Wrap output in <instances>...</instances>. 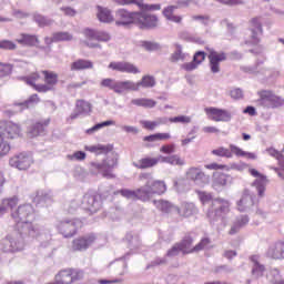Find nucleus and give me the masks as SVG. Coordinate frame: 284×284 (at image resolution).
Returning <instances> with one entry per match:
<instances>
[{
	"label": "nucleus",
	"mask_w": 284,
	"mask_h": 284,
	"mask_svg": "<svg viewBox=\"0 0 284 284\" xmlns=\"http://www.w3.org/2000/svg\"><path fill=\"white\" fill-rule=\"evenodd\" d=\"M176 6H169L163 9L162 14L166 21H172L173 23H181L183 21V17L174 14Z\"/></svg>",
	"instance_id": "25"
},
{
	"label": "nucleus",
	"mask_w": 284,
	"mask_h": 284,
	"mask_svg": "<svg viewBox=\"0 0 284 284\" xmlns=\"http://www.w3.org/2000/svg\"><path fill=\"white\" fill-rule=\"evenodd\" d=\"M257 103L262 108H282L284 105V99L274 94L272 91L263 90L258 93Z\"/></svg>",
	"instance_id": "7"
},
{
	"label": "nucleus",
	"mask_w": 284,
	"mask_h": 284,
	"mask_svg": "<svg viewBox=\"0 0 284 284\" xmlns=\"http://www.w3.org/2000/svg\"><path fill=\"white\" fill-rule=\"evenodd\" d=\"M139 8L143 12H156V11L161 10V4H159V3L148 4V3L143 2V0H140V7Z\"/></svg>",
	"instance_id": "47"
},
{
	"label": "nucleus",
	"mask_w": 284,
	"mask_h": 284,
	"mask_svg": "<svg viewBox=\"0 0 284 284\" xmlns=\"http://www.w3.org/2000/svg\"><path fill=\"white\" fill-rule=\"evenodd\" d=\"M0 50H17V44L10 40L0 41Z\"/></svg>",
	"instance_id": "53"
},
{
	"label": "nucleus",
	"mask_w": 284,
	"mask_h": 284,
	"mask_svg": "<svg viewBox=\"0 0 284 284\" xmlns=\"http://www.w3.org/2000/svg\"><path fill=\"white\" fill-rule=\"evenodd\" d=\"M206 170H229L227 165L225 164H219L216 162L211 163V164H206L205 165Z\"/></svg>",
	"instance_id": "58"
},
{
	"label": "nucleus",
	"mask_w": 284,
	"mask_h": 284,
	"mask_svg": "<svg viewBox=\"0 0 284 284\" xmlns=\"http://www.w3.org/2000/svg\"><path fill=\"white\" fill-rule=\"evenodd\" d=\"M36 22L40 26V27H44V26H50V21L48 19H45V17L43 16H36L34 17Z\"/></svg>",
	"instance_id": "62"
},
{
	"label": "nucleus",
	"mask_w": 284,
	"mask_h": 284,
	"mask_svg": "<svg viewBox=\"0 0 284 284\" xmlns=\"http://www.w3.org/2000/svg\"><path fill=\"white\" fill-rule=\"evenodd\" d=\"M72 39H74V37L68 31H58L52 33L51 37L52 43H59L61 41H72Z\"/></svg>",
	"instance_id": "33"
},
{
	"label": "nucleus",
	"mask_w": 284,
	"mask_h": 284,
	"mask_svg": "<svg viewBox=\"0 0 284 284\" xmlns=\"http://www.w3.org/2000/svg\"><path fill=\"white\" fill-rule=\"evenodd\" d=\"M11 216L16 223L28 225V223L34 221V207L32 204H22L16 211L11 212Z\"/></svg>",
	"instance_id": "6"
},
{
	"label": "nucleus",
	"mask_w": 284,
	"mask_h": 284,
	"mask_svg": "<svg viewBox=\"0 0 284 284\" xmlns=\"http://www.w3.org/2000/svg\"><path fill=\"white\" fill-rule=\"evenodd\" d=\"M13 65L10 63L0 62V79L10 77L12 74Z\"/></svg>",
	"instance_id": "49"
},
{
	"label": "nucleus",
	"mask_w": 284,
	"mask_h": 284,
	"mask_svg": "<svg viewBox=\"0 0 284 284\" xmlns=\"http://www.w3.org/2000/svg\"><path fill=\"white\" fill-rule=\"evenodd\" d=\"M182 254H195L194 237L191 234L183 236L181 242L175 243L166 253L168 256H179Z\"/></svg>",
	"instance_id": "4"
},
{
	"label": "nucleus",
	"mask_w": 284,
	"mask_h": 284,
	"mask_svg": "<svg viewBox=\"0 0 284 284\" xmlns=\"http://www.w3.org/2000/svg\"><path fill=\"white\" fill-rule=\"evenodd\" d=\"M267 256L275 261H281L284 258V242H276L273 246H271L267 251Z\"/></svg>",
	"instance_id": "19"
},
{
	"label": "nucleus",
	"mask_w": 284,
	"mask_h": 284,
	"mask_svg": "<svg viewBox=\"0 0 284 284\" xmlns=\"http://www.w3.org/2000/svg\"><path fill=\"white\" fill-rule=\"evenodd\" d=\"M136 26L142 30L159 28V16L154 13L138 12Z\"/></svg>",
	"instance_id": "11"
},
{
	"label": "nucleus",
	"mask_w": 284,
	"mask_h": 284,
	"mask_svg": "<svg viewBox=\"0 0 284 284\" xmlns=\"http://www.w3.org/2000/svg\"><path fill=\"white\" fill-rule=\"evenodd\" d=\"M132 105H136L138 108H155L156 101L148 98H138L131 100Z\"/></svg>",
	"instance_id": "35"
},
{
	"label": "nucleus",
	"mask_w": 284,
	"mask_h": 284,
	"mask_svg": "<svg viewBox=\"0 0 284 284\" xmlns=\"http://www.w3.org/2000/svg\"><path fill=\"white\" fill-rule=\"evenodd\" d=\"M44 84L37 87V92L45 94V92H52L59 84V73L50 70H42Z\"/></svg>",
	"instance_id": "8"
},
{
	"label": "nucleus",
	"mask_w": 284,
	"mask_h": 284,
	"mask_svg": "<svg viewBox=\"0 0 284 284\" xmlns=\"http://www.w3.org/2000/svg\"><path fill=\"white\" fill-rule=\"evenodd\" d=\"M193 61L196 63L197 67H200L203 63V61H205V52H195V54L193 55Z\"/></svg>",
	"instance_id": "57"
},
{
	"label": "nucleus",
	"mask_w": 284,
	"mask_h": 284,
	"mask_svg": "<svg viewBox=\"0 0 284 284\" xmlns=\"http://www.w3.org/2000/svg\"><path fill=\"white\" fill-rule=\"evenodd\" d=\"M85 150L88 152L99 155V154H108V152H112V146L97 144V145L85 146Z\"/></svg>",
	"instance_id": "38"
},
{
	"label": "nucleus",
	"mask_w": 284,
	"mask_h": 284,
	"mask_svg": "<svg viewBox=\"0 0 284 284\" xmlns=\"http://www.w3.org/2000/svg\"><path fill=\"white\" fill-rule=\"evenodd\" d=\"M204 112L207 119H210V121H214L215 123H227V121L232 120V114L224 109L209 106L204 109Z\"/></svg>",
	"instance_id": "14"
},
{
	"label": "nucleus",
	"mask_w": 284,
	"mask_h": 284,
	"mask_svg": "<svg viewBox=\"0 0 284 284\" xmlns=\"http://www.w3.org/2000/svg\"><path fill=\"white\" fill-rule=\"evenodd\" d=\"M19 205V197L12 196V197H7L2 200V203L0 205V212H8V210L13 211L14 207Z\"/></svg>",
	"instance_id": "29"
},
{
	"label": "nucleus",
	"mask_w": 284,
	"mask_h": 284,
	"mask_svg": "<svg viewBox=\"0 0 284 284\" xmlns=\"http://www.w3.org/2000/svg\"><path fill=\"white\" fill-rule=\"evenodd\" d=\"M145 187H149L151 191V194H165L168 192V186L165 185V182L163 181H153V182H148Z\"/></svg>",
	"instance_id": "26"
},
{
	"label": "nucleus",
	"mask_w": 284,
	"mask_h": 284,
	"mask_svg": "<svg viewBox=\"0 0 284 284\" xmlns=\"http://www.w3.org/2000/svg\"><path fill=\"white\" fill-rule=\"evenodd\" d=\"M212 245V240L210 237H202L200 242L194 246L195 254L207 250Z\"/></svg>",
	"instance_id": "45"
},
{
	"label": "nucleus",
	"mask_w": 284,
	"mask_h": 284,
	"mask_svg": "<svg viewBox=\"0 0 284 284\" xmlns=\"http://www.w3.org/2000/svg\"><path fill=\"white\" fill-rule=\"evenodd\" d=\"M109 69L124 74H141V69L136 64L128 61L110 62Z\"/></svg>",
	"instance_id": "15"
},
{
	"label": "nucleus",
	"mask_w": 284,
	"mask_h": 284,
	"mask_svg": "<svg viewBox=\"0 0 284 284\" xmlns=\"http://www.w3.org/2000/svg\"><path fill=\"white\" fill-rule=\"evenodd\" d=\"M184 59L183 52L181 49L176 50L172 55H171V61L173 63H176V61H181Z\"/></svg>",
	"instance_id": "61"
},
{
	"label": "nucleus",
	"mask_w": 284,
	"mask_h": 284,
	"mask_svg": "<svg viewBox=\"0 0 284 284\" xmlns=\"http://www.w3.org/2000/svg\"><path fill=\"white\" fill-rule=\"evenodd\" d=\"M162 154H174L176 152V145L174 144H164L160 148Z\"/></svg>",
	"instance_id": "54"
},
{
	"label": "nucleus",
	"mask_w": 284,
	"mask_h": 284,
	"mask_svg": "<svg viewBox=\"0 0 284 284\" xmlns=\"http://www.w3.org/2000/svg\"><path fill=\"white\" fill-rule=\"evenodd\" d=\"M187 179L191 181H194L195 183H201L203 182V179H205V173L201 171L199 168H191L186 172Z\"/></svg>",
	"instance_id": "30"
},
{
	"label": "nucleus",
	"mask_w": 284,
	"mask_h": 284,
	"mask_svg": "<svg viewBox=\"0 0 284 284\" xmlns=\"http://www.w3.org/2000/svg\"><path fill=\"white\" fill-rule=\"evenodd\" d=\"M47 125H50V121L47 120L44 122H36L29 130L31 136H39L42 132H45Z\"/></svg>",
	"instance_id": "34"
},
{
	"label": "nucleus",
	"mask_w": 284,
	"mask_h": 284,
	"mask_svg": "<svg viewBox=\"0 0 284 284\" xmlns=\"http://www.w3.org/2000/svg\"><path fill=\"white\" fill-rule=\"evenodd\" d=\"M266 152H268L270 156H273L274 159H277V161L283 159V154L280 153V151L274 149V148L267 149Z\"/></svg>",
	"instance_id": "60"
},
{
	"label": "nucleus",
	"mask_w": 284,
	"mask_h": 284,
	"mask_svg": "<svg viewBox=\"0 0 284 284\" xmlns=\"http://www.w3.org/2000/svg\"><path fill=\"white\" fill-rule=\"evenodd\" d=\"M230 174L217 173L214 175L213 187H225L230 181Z\"/></svg>",
	"instance_id": "37"
},
{
	"label": "nucleus",
	"mask_w": 284,
	"mask_h": 284,
	"mask_svg": "<svg viewBox=\"0 0 284 284\" xmlns=\"http://www.w3.org/2000/svg\"><path fill=\"white\" fill-rule=\"evenodd\" d=\"M251 39L253 43H261V36L263 34V26L258 18H253L251 20Z\"/></svg>",
	"instance_id": "18"
},
{
	"label": "nucleus",
	"mask_w": 284,
	"mask_h": 284,
	"mask_svg": "<svg viewBox=\"0 0 284 284\" xmlns=\"http://www.w3.org/2000/svg\"><path fill=\"white\" fill-rule=\"evenodd\" d=\"M231 97L235 100L243 99V91L241 89H233L231 91Z\"/></svg>",
	"instance_id": "64"
},
{
	"label": "nucleus",
	"mask_w": 284,
	"mask_h": 284,
	"mask_svg": "<svg viewBox=\"0 0 284 284\" xmlns=\"http://www.w3.org/2000/svg\"><path fill=\"white\" fill-rule=\"evenodd\" d=\"M119 194H121V196H124V199H134L136 200V190L132 191L129 189H122L119 191Z\"/></svg>",
	"instance_id": "55"
},
{
	"label": "nucleus",
	"mask_w": 284,
	"mask_h": 284,
	"mask_svg": "<svg viewBox=\"0 0 284 284\" xmlns=\"http://www.w3.org/2000/svg\"><path fill=\"white\" fill-rule=\"evenodd\" d=\"M97 18L101 23H114V16H112V11L108 8H103L98 6Z\"/></svg>",
	"instance_id": "24"
},
{
	"label": "nucleus",
	"mask_w": 284,
	"mask_h": 284,
	"mask_svg": "<svg viewBox=\"0 0 284 284\" xmlns=\"http://www.w3.org/2000/svg\"><path fill=\"white\" fill-rule=\"evenodd\" d=\"M32 163H34V160L32 159V155L28 153H19L10 158L9 165L11 168H16L17 170H30L32 168Z\"/></svg>",
	"instance_id": "13"
},
{
	"label": "nucleus",
	"mask_w": 284,
	"mask_h": 284,
	"mask_svg": "<svg viewBox=\"0 0 284 284\" xmlns=\"http://www.w3.org/2000/svg\"><path fill=\"white\" fill-rule=\"evenodd\" d=\"M170 123H182V125H187L192 123V118L190 115H178L169 119Z\"/></svg>",
	"instance_id": "50"
},
{
	"label": "nucleus",
	"mask_w": 284,
	"mask_h": 284,
	"mask_svg": "<svg viewBox=\"0 0 284 284\" xmlns=\"http://www.w3.org/2000/svg\"><path fill=\"white\" fill-rule=\"evenodd\" d=\"M160 161H161V156L160 158L146 156V158L140 159L136 163H133V165L134 168H138V170H148L150 168H154L159 165Z\"/></svg>",
	"instance_id": "21"
},
{
	"label": "nucleus",
	"mask_w": 284,
	"mask_h": 284,
	"mask_svg": "<svg viewBox=\"0 0 284 284\" xmlns=\"http://www.w3.org/2000/svg\"><path fill=\"white\" fill-rule=\"evenodd\" d=\"M119 165V159L108 158L102 163L91 162V169L93 172H101L104 179H114L112 170Z\"/></svg>",
	"instance_id": "5"
},
{
	"label": "nucleus",
	"mask_w": 284,
	"mask_h": 284,
	"mask_svg": "<svg viewBox=\"0 0 284 284\" xmlns=\"http://www.w3.org/2000/svg\"><path fill=\"white\" fill-rule=\"evenodd\" d=\"M94 62L88 59H78L71 63V72H81L82 70H92Z\"/></svg>",
	"instance_id": "22"
},
{
	"label": "nucleus",
	"mask_w": 284,
	"mask_h": 284,
	"mask_svg": "<svg viewBox=\"0 0 284 284\" xmlns=\"http://www.w3.org/2000/svg\"><path fill=\"white\" fill-rule=\"evenodd\" d=\"M135 85L138 92L141 88H154L156 85V79H154V75H143L139 82H135Z\"/></svg>",
	"instance_id": "31"
},
{
	"label": "nucleus",
	"mask_w": 284,
	"mask_h": 284,
	"mask_svg": "<svg viewBox=\"0 0 284 284\" xmlns=\"http://www.w3.org/2000/svg\"><path fill=\"white\" fill-rule=\"evenodd\" d=\"M254 205V195L250 193H244L242 199L237 203V210L240 212H245L247 207H252Z\"/></svg>",
	"instance_id": "28"
},
{
	"label": "nucleus",
	"mask_w": 284,
	"mask_h": 284,
	"mask_svg": "<svg viewBox=\"0 0 284 284\" xmlns=\"http://www.w3.org/2000/svg\"><path fill=\"white\" fill-rule=\"evenodd\" d=\"M135 200L142 201L143 203L150 201L152 199V191L149 187L146 189H138L135 190Z\"/></svg>",
	"instance_id": "40"
},
{
	"label": "nucleus",
	"mask_w": 284,
	"mask_h": 284,
	"mask_svg": "<svg viewBox=\"0 0 284 284\" xmlns=\"http://www.w3.org/2000/svg\"><path fill=\"white\" fill-rule=\"evenodd\" d=\"M16 41L20 45H28L29 48H34L36 45H39V37L30 33H20Z\"/></svg>",
	"instance_id": "20"
},
{
	"label": "nucleus",
	"mask_w": 284,
	"mask_h": 284,
	"mask_svg": "<svg viewBox=\"0 0 284 284\" xmlns=\"http://www.w3.org/2000/svg\"><path fill=\"white\" fill-rule=\"evenodd\" d=\"M108 125H114V121H104L102 123H98L94 126L88 129L87 134H93V132L101 130V128H106Z\"/></svg>",
	"instance_id": "52"
},
{
	"label": "nucleus",
	"mask_w": 284,
	"mask_h": 284,
	"mask_svg": "<svg viewBox=\"0 0 284 284\" xmlns=\"http://www.w3.org/2000/svg\"><path fill=\"white\" fill-rule=\"evenodd\" d=\"M97 243V234L91 233L79 236L72 241L71 247L73 252H85L89 247H92Z\"/></svg>",
	"instance_id": "12"
},
{
	"label": "nucleus",
	"mask_w": 284,
	"mask_h": 284,
	"mask_svg": "<svg viewBox=\"0 0 284 284\" xmlns=\"http://www.w3.org/2000/svg\"><path fill=\"white\" fill-rule=\"evenodd\" d=\"M82 34L87 40H83L81 43L87 48H101V43H108L112 37L106 31H97L94 29L85 28L82 31ZM98 41V42H94Z\"/></svg>",
	"instance_id": "3"
},
{
	"label": "nucleus",
	"mask_w": 284,
	"mask_h": 284,
	"mask_svg": "<svg viewBox=\"0 0 284 284\" xmlns=\"http://www.w3.org/2000/svg\"><path fill=\"white\" fill-rule=\"evenodd\" d=\"M0 250L2 252H19V250H21V245L19 240L12 235H8L0 242Z\"/></svg>",
	"instance_id": "17"
},
{
	"label": "nucleus",
	"mask_w": 284,
	"mask_h": 284,
	"mask_svg": "<svg viewBox=\"0 0 284 284\" xmlns=\"http://www.w3.org/2000/svg\"><path fill=\"white\" fill-rule=\"evenodd\" d=\"M124 92H138L136 82L130 80L116 82L115 94H123Z\"/></svg>",
	"instance_id": "23"
},
{
	"label": "nucleus",
	"mask_w": 284,
	"mask_h": 284,
	"mask_svg": "<svg viewBox=\"0 0 284 284\" xmlns=\"http://www.w3.org/2000/svg\"><path fill=\"white\" fill-rule=\"evenodd\" d=\"M142 45H143V48H145V50H149V51L159 50V45L154 42L144 41L142 43Z\"/></svg>",
	"instance_id": "63"
},
{
	"label": "nucleus",
	"mask_w": 284,
	"mask_h": 284,
	"mask_svg": "<svg viewBox=\"0 0 284 284\" xmlns=\"http://www.w3.org/2000/svg\"><path fill=\"white\" fill-rule=\"evenodd\" d=\"M158 207L161 210V212H164L165 214H170L173 210H176L172 203L169 201L160 200L158 201Z\"/></svg>",
	"instance_id": "48"
},
{
	"label": "nucleus",
	"mask_w": 284,
	"mask_h": 284,
	"mask_svg": "<svg viewBox=\"0 0 284 284\" xmlns=\"http://www.w3.org/2000/svg\"><path fill=\"white\" fill-rule=\"evenodd\" d=\"M75 108L79 114H83V112H90L92 110V105L85 100H77Z\"/></svg>",
	"instance_id": "43"
},
{
	"label": "nucleus",
	"mask_w": 284,
	"mask_h": 284,
	"mask_svg": "<svg viewBox=\"0 0 284 284\" xmlns=\"http://www.w3.org/2000/svg\"><path fill=\"white\" fill-rule=\"evenodd\" d=\"M24 80L27 81L28 85H31V88H33V90H36V92H37V88H39V85H43V84L39 83V81H41V73H39V72H33V73L29 74L27 78H24Z\"/></svg>",
	"instance_id": "39"
},
{
	"label": "nucleus",
	"mask_w": 284,
	"mask_h": 284,
	"mask_svg": "<svg viewBox=\"0 0 284 284\" xmlns=\"http://www.w3.org/2000/svg\"><path fill=\"white\" fill-rule=\"evenodd\" d=\"M175 210L179 216H183L184 219H187L194 214V209L190 203H182L179 207H175Z\"/></svg>",
	"instance_id": "36"
},
{
	"label": "nucleus",
	"mask_w": 284,
	"mask_h": 284,
	"mask_svg": "<svg viewBox=\"0 0 284 284\" xmlns=\"http://www.w3.org/2000/svg\"><path fill=\"white\" fill-rule=\"evenodd\" d=\"M139 12H130L125 9H120L115 12L116 26H129V23H136Z\"/></svg>",
	"instance_id": "16"
},
{
	"label": "nucleus",
	"mask_w": 284,
	"mask_h": 284,
	"mask_svg": "<svg viewBox=\"0 0 284 284\" xmlns=\"http://www.w3.org/2000/svg\"><path fill=\"white\" fill-rule=\"evenodd\" d=\"M160 159L162 163H169V165H185V162L181 160V156L174 154L170 156H161Z\"/></svg>",
	"instance_id": "41"
},
{
	"label": "nucleus",
	"mask_w": 284,
	"mask_h": 284,
	"mask_svg": "<svg viewBox=\"0 0 284 284\" xmlns=\"http://www.w3.org/2000/svg\"><path fill=\"white\" fill-rule=\"evenodd\" d=\"M41 102V98H39V94L33 93L29 97L28 100H26L24 102H21L20 105L22 108H32V105H37V103Z\"/></svg>",
	"instance_id": "46"
},
{
	"label": "nucleus",
	"mask_w": 284,
	"mask_h": 284,
	"mask_svg": "<svg viewBox=\"0 0 284 284\" xmlns=\"http://www.w3.org/2000/svg\"><path fill=\"white\" fill-rule=\"evenodd\" d=\"M140 123L144 130L153 131V130H156V128H159V125H161L165 122L163 121L162 118H159L158 121L143 120Z\"/></svg>",
	"instance_id": "42"
},
{
	"label": "nucleus",
	"mask_w": 284,
	"mask_h": 284,
	"mask_svg": "<svg viewBox=\"0 0 284 284\" xmlns=\"http://www.w3.org/2000/svg\"><path fill=\"white\" fill-rule=\"evenodd\" d=\"M206 51L209 53L207 59H209L210 70L213 74H217V72H221V62L227 61V54L225 52H219L207 47H206Z\"/></svg>",
	"instance_id": "9"
},
{
	"label": "nucleus",
	"mask_w": 284,
	"mask_h": 284,
	"mask_svg": "<svg viewBox=\"0 0 284 284\" xmlns=\"http://www.w3.org/2000/svg\"><path fill=\"white\" fill-rule=\"evenodd\" d=\"M19 136H21V126L19 124L8 120L0 121V159L10 154V150H12L10 141H14Z\"/></svg>",
	"instance_id": "1"
},
{
	"label": "nucleus",
	"mask_w": 284,
	"mask_h": 284,
	"mask_svg": "<svg viewBox=\"0 0 284 284\" xmlns=\"http://www.w3.org/2000/svg\"><path fill=\"white\" fill-rule=\"evenodd\" d=\"M116 6H138L140 7L141 0H114Z\"/></svg>",
	"instance_id": "56"
},
{
	"label": "nucleus",
	"mask_w": 284,
	"mask_h": 284,
	"mask_svg": "<svg viewBox=\"0 0 284 284\" xmlns=\"http://www.w3.org/2000/svg\"><path fill=\"white\" fill-rule=\"evenodd\" d=\"M199 200L202 205L211 202V205L206 212L209 219H223L226 214H230V202L222 197L212 199L211 193L199 191Z\"/></svg>",
	"instance_id": "2"
},
{
	"label": "nucleus",
	"mask_w": 284,
	"mask_h": 284,
	"mask_svg": "<svg viewBox=\"0 0 284 284\" xmlns=\"http://www.w3.org/2000/svg\"><path fill=\"white\" fill-rule=\"evenodd\" d=\"M230 150H231V154L232 156H239V158H244V159H248L251 161H256V153H252V152H247L244 151L243 149L234 145V144H230Z\"/></svg>",
	"instance_id": "27"
},
{
	"label": "nucleus",
	"mask_w": 284,
	"mask_h": 284,
	"mask_svg": "<svg viewBox=\"0 0 284 284\" xmlns=\"http://www.w3.org/2000/svg\"><path fill=\"white\" fill-rule=\"evenodd\" d=\"M81 227H83V222L80 220L62 221L58 225V230L62 236H64V239L74 236V234H77Z\"/></svg>",
	"instance_id": "10"
},
{
	"label": "nucleus",
	"mask_w": 284,
	"mask_h": 284,
	"mask_svg": "<svg viewBox=\"0 0 284 284\" xmlns=\"http://www.w3.org/2000/svg\"><path fill=\"white\" fill-rule=\"evenodd\" d=\"M248 172L251 176H254L255 179H260V181H267V176L260 173L256 169H250Z\"/></svg>",
	"instance_id": "59"
},
{
	"label": "nucleus",
	"mask_w": 284,
	"mask_h": 284,
	"mask_svg": "<svg viewBox=\"0 0 284 284\" xmlns=\"http://www.w3.org/2000/svg\"><path fill=\"white\" fill-rule=\"evenodd\" d=\"M212 154L214 156H221V158H224V159H232L231 149H227V148H224V146H220L217 149H214L212 151Z\"/></svg>",
	"instance_id": "44"
},
{
	"label": "nucleus",
	"mask_w": 284,
	"mask_h": 284,
	"mask_svg": "<svg viewBox=\"0 0 284 284\" xmlns=\"http://www.w3.org/2000/svg\"><path fill=\"white\" fill-rule=\"evenodd\" d=\"M101 88H109V90H113L116 92V81L112 78H105L100 82Z\"/></svg>",
	"instance_id": "51"
},
{
	"label": "nucleus",
	"mask_w": 284,
	"mask_h": 284,
	"mask_svg": "<svg viewBox=\"0 0 284 284\" xmlns=\"http://www.w3.org/2000/svg\"><path fill=\"white\" fill-rule=\"evenodd\" d=\"M99 199L101 195L99 194H87L83 197V203L87 204V210H97L99 205Z\"/></svg>",
	"instance_id": "32"
}]
</instances>
